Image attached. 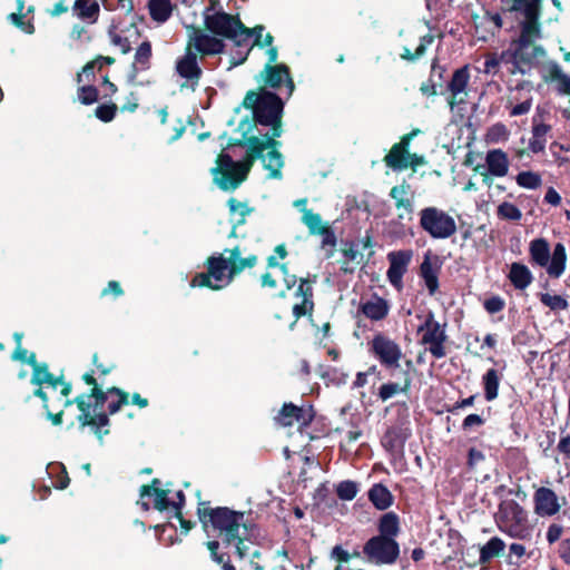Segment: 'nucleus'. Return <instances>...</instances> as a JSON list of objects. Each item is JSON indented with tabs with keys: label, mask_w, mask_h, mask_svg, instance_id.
Returning a JSON list of instances; mask_svg holds the SVG:
<instances>
[{
	"label": "nucleus",
	"mask_w": 570,
	"mask_h": 570,
	"mask_svg": "<svg viewBox=\"0 0 570 570\" xmlns=\"http://www.w3.org/2000/svg\"><path fill=\"white\" fill-rule=\"evenodd\" d=\"M379 534L385 538H393L400 532V519L395 512L384 513L379 521Z\"/></svg>",
	"instance_id": "f704fd0d"
},
{
	"label": "nucleus",
	"mask_w": 570,
	"mask_h": 570,
	"mask_svg": "<svg viewBox=\"0 0 570 570\" xmlns=\"http://www.w3.org/2000/svg\"><path fill=\"white\" fill-rule=\"evenodd\" d=\"M419 224L431 238L446 239L456 233L454 218L441 208L429 206L419 213Z\"/></svg>",
	"instance_id": "1a4fd4ad"
},
{
	"label": "nucleus",
	"mask_w": 570,
	"mask_h": 570,
	"mask_svg": "<svg viewBox=\"0 0 570 570\" xmlns=\"http://www.w3.org/2000/svg\"><path fill=\"white\" fill-rule=\"evenodd\" d=\"M533 503L534 512L539 517H552L561 508L554 491L546 487H541L534 492Z\"/></svg>",
	"instance_id": "a211bd4d"
},
{
	"label": "nucleus",
	"mask_w": 570,
	"mask_h": 570,
	"mask_svg": "<svg viewBox=\"0 0 570 570\" xmlns=\"http://www.w3.org/2000/svg\"><path fill=\"white\" fill-rule=\"evenodd\" d=\"M153 56L151 43L149 41H144L136 49L134 62H132V71L139 72L145 71L150 68V59Z\"/></svg>",
	"instance_id": "72a5a7b5"
},
{
	"label": "nucleus",
	"mask_w": 570,
	"mask_h": 570,
	"mask_svg": "<svg viewBox=\"0 0 570 570\" xmlns=\"http://www.w3.org/2000/svg\"><path fill=\"white\" fill-rule=\"evenodd\" d=\"M199 519L205 529L209 527L218 533L226 544H234L239 558L248 553V544L255 537L256 528L245 520L244 512L230 510L226 507L198 509Z\"/></svg>",
	"instance_id": "7ed1b4c3"
},
{
	"label": "nucleus",
	"mask_w": 570,
	"mask_h": 570,
	"mask_svg": "<svg viewBox=\"0 0 570 570\" xmlns=\"http://www.w3.org/2000/svg\"><path fill=\"white\" fill-rule=\"evenodd\" d=\"M411 386V380L410 377H406L405 381H404V385H400L397 383H393V382H390V383H385V384H382L379 389V393H377V396L383 401H387L389 399L393 397L395 394L397 393H405L409 391Z\"/></svg>",
	"instance_id": "a19ab883"
},
{
	"label": "nucleus",
	"mask_w": 570,
	"mask_h": 570,
	"mask_svg": "<svg viewBox=\"0 0 570 570\" xmlns=\"http://www.w3.org/2000/svg\"><path fill=\"white\" fill-rule=\"evenodd\" d=\"M91 397H95L97 405H102L105 403V401L107 400V393L102 392L97 386H94V389L91 391V395H80V396L76 397L75 401L67 400L65 405L68 406L72 403H76L78 405V409L80 410V412H90L91 404H90L89 400Z\"/></svg>",
	"instance_id": "58836bf2"
},
{
	"label": "nucleus",
	"mask_w": 570,
	"mask_h": 570,
	"mask_svg": "<svg viewBox=\"0 0 570 570\" xmlns=\"http://www.w3.org/2000/svg\"><path fill=\"white\" fill-rule=\"evenodd\" d=\"M363 553L374 564H393L400 556V546L393 538L374 535L363 546Z\"/></svg>",
	"instance_id": "9d476101"
},
{
	"label": "nucleus",
	"mask_w": 570,
	"mask_h": 570,
	"mask_svg": "<svg viewBox=\"0 0 570 570\" xmlns=\"http://www.w3.org/2000/svg\"><path fill=\"white\" fill-rule=\"evenodd\" d=\"M317 235L322 236V247H334L336 245V236L331 227L325 226L322 230L318 232Z\"/></svg>",
	"instance_id": "0e129e2a"
},
{
	"label": "nucleus",
	"mask_w": 570,
	"mask_h": 570,
	"mask_svg": "<svg viewBox=\"0 0 570 570\" xmlns=\"http://www.w3.org/2000/svg\"><path fill=\"white\" fill-rule=\"evenodd\" d=\"M410 185L406 183L396 185L391 188L390 197L394 200L397 209L403 208L409 214L414 210V202L409 197Z\"/></svg>",
	"instance_id": "c85d7f7f"
},
{
	"label": "nucleus",
	"mask_w": 570,
	"mask_h": 570,
	"mask_svg": "<svg viewBox=\"0 0 570 570\" xmlns=\"http://www.w3.org/2000/svg\"><path fill=\"white\" fill-rule=\"evenodd\" d=\"M22 9H23V3H22V1H19V12L11 13L9 16V19L16 26H18L23 32L31 35L35 32V26L31 22H24L22 20L23 19V14L21 13Z\"/></svg>",
	"instance_id": "5fc2aeb1"
},
{
	"label": "nucleus",
	"mask_w": 570,
	"mask_h": 570,
	"mask_svg": "<svg viewBox=\"0 0 570 570\" xmlns=\"http://www.w3.org/2000/svg\"><path fill=\"white\" fill-rule=\"evenodd\" d=\"M557 450L566 458H570V435L562 436L559 440Z\"/></svg>",
	"instance_id": "774afa93"
},
{
	"label": "nucleus",
	"mask_w": 570,
	"mask_h": 570,
	"mask_svg": "<svg viewBox=\"0 0 570 570\" xmlns=\"http://www.w3.org/2000/svg\"><path fill=\"white\" fill-rule=\"evenodd\" d=\"M498 216L501 219L518 222L522 218L521 210L512 203L503 202L498 206Z\"/></svg>",
	"instance_id": "09e8293b"
},
{
	"label": "nucleus",
	"mask_w": 570,
	"mask_h": 570,
	"mask_svg": "<svg viewBox=\"0 0 570 570\" xmlns=\"http://www.w3.org/2000/svg\"><path fill=\"white\" fill-rule=\"evenodd\" d=\"M471 79L470 66L464 65L455 69L446 85V102L451 111L460 105L466 104L469 83Z\"/></svg>",
	"instance_id": "ddd939ff"
},
{
	"label": "nucleus",
	"mask_w": 570,
	"mask_h": 570,
	"mask_svg": "<svg viewBox=\"0 0 570 570\" xmlns=\"http://www.w3.org/2000/svg\"><path fill=\"white\" fill-rule=\"evenodd\" d=\"M407 436L409 433L402 428H391L385 432L382 444L390 452L400 451L403 449Z\"/></svg>",
	"instance_id": "7c9ffc66"
},
{
	"label": "nucleus",
	"mask_w": 570,
	"mask_h": 570,
	"mask_svg": "<svg viewBox=\"0 0 570 570\" xmlns=\"http://www.w3.org/2000/svg\"><path fill=\"white\" fill-rule=\"evenodd\" d=\"M529 256L530 263L546 268L551 278H560L566 271L567 252L562 243H557L551 252L546 238H534L529 244Z\"/></svg>",
	"instance_id": "0eeeda50"
},
{
	"label": "nucleus",
	"mask_w": 570,
	"mask_h": 570,
	"mask_svg": "<svg viewBox=\"0 0 570 570\" xmlns=\"http://www.w3.org/2000/svg\"><path fill=\"white\" fill-rule=\"evenodd\" d=\"M417 333H422L421 343L428 346V351L435 358H442L446 355L444 342L446 334L444 327L435 321L433 313H429Z\"/></svg>",
	"instance_id": "9b49d317"
},
{
	"label": "nucleus",
	"mask_w": 570,
	"mask_h": 570,
	"mask_svg": "<svg viewBox=\"0 0 570 570\" xmlns=\"http://www.w3.org/2000/svg\"><path fill=\"white\" fill-rule=\"evenodd\" d=\"M501 376L495 368H489L482 376L484 397L491 402L498 397Z\"/></svg>",
	"instance_id": "c9c22d12"
},
{
	"label": "nucleus",
	"mask_w": 570,
	"mask_h": 570,
	"mask_svg": "<svg viewBox=\"0 0 570 570\" xmlns=\"http://www.w3.org/2000/svg\"><path fill=\"white\" fill-rule=\"evenodd\" d=\"M525 556V547L521 543H511L509 546L508 563L519 564L521 558Z\"/></svg>",
	"instance_id": "bf43d9fd"
},
{
	"label": "nucleus",
	"mask_w": 570,
	"mask_h": 570,
	"mask_svg": "<svg viewBox=\"0 0 570 570\" xmlns=\"http://www.w3.org/2000/svg\"><path fill=\"white\" fill-rule=\"evenodd\" d=\"M98 89L94 86H81L78 89V98L82 105H92L98 100Z\"/></svg>",
	"instance_id": "864d4df0"
},
{
	"label": "nucleus",
	"mask_w": 570,
	"mask_h": 570,
	"mask_svg": "<svg viewBox=\"0 0 570 570\" xmlns=\"http://www.w3.org/2000/svg\"><path fill=\"white\" fill-rule=\"evenodd\" d=\"M108 394L111 395V394H116L117 395V400L116 401H111L109 404H108V411L110 414H115L116 412H118L120 410V407L127 403V394L121 392L119 389L117 387H112L108 391Z\"/></svg>",
	"instance_id": "4d7b16f0"
},
{
	"label": "nucleus",
	"mask_w": 570,
	"mask_h": 570,
	"mask_svg": "<svg viewBox=\"0 0 570 570\" xmlns=\"http://www.w3.org/2000/svg\"><path fill=\"white\" fill-rule=\"evenodd\" d=\"M232 261L222 254L210 256L207 262V273H199L193 279V287H209L212 289H220L227 286L234 278L235 274L230 273Z\"/></svg>",
	"instance_id": "6e6552de"
},
{
	"label": "nucleus",
	"mask_w": 570,
	"mask_h": 570,
	"mask_svg": "<svg viewBox=\"0 0 570 570\" xmlns=\"http://www.w3.org/2000/svg\"><path fill=\"white\" fill-rule=\"evenodd\" d=\"M203 19L206 31L220 37V39L232 40L237 48H245V55L233 61L234 66L242 65L247 59L252 45L247 27L242 22L239 16L227 13L219 1L212 0L210 6L206 7L203 12Z\"/></svg>",
	"instance_id": "20e7f679"
},
{
	"label": "nucleus",
	"mask_w": 570,
	"mask_h": 570,
	"mask_svg": "<svg viewBox=\"0 0 570 570\" xmlns=\"http://www.w3.org/2000/svg\"><path fill=\"white\" fill-rule=\"evenodd\" d=\"M487 170L491 176L504 177L509 171V158L502 149H491L485 156Z\"/></svg>",
	"instance_id": "4be33fe9"
},
{
	"label": "nucleus",
	"mask_w": 570,
	"mask_h": 570,
	"mask_svg": "<svg viewBox=\"0 0 570 570\" xmlns=\"http://www.w3.org/2000/svg\"><path fill=\"white\" fill-rule=\"evenodd\" d=\"M412 257L413 252L411 249L394 250L387 254L390 266L386 276L391 285L396 289L403 287V276L407 271Z\"/></svg>",
	"instance_id": "2eb2a0df"
},
{
	"label": "nucleus",
	"mask_w": 570,
	"mask_h": 570,
	"mask_svg": "<svg viewBox=\"0 0 570 570\" xmlns=\"http://www.w3.org/2000/svg\"><path fill=\"white\" fill-rule=\"evenodd\" d=\"M517 184L520 187L528 189H537L541 186V176L533 171H521L515 177Z\"/></svg>",
	"instance_id": "c03bdc74"
},
{
	"label": "nucleus",
	"mask_w": 570,
	"mask_h": 570,
	"mask_svg": "<svg viewBox=\"0 0 570 570\" xmlns=\"http://www.w3.org/2000/svg\"><path fill=\"white\" fill-rule=\"evenodd\" d=\"M433 40H434V37L432 35L423 36L420 39V45L416 47L414 53H412L409 48H404L401 57L409 61H414V60L419 59L420 57H422L425 53L428 46H430L433 42Z\"/></svg>",
	"instance_id": "a18cd8bd"
},
{
	"label": "nucleus",
	"mask_w": 570,
	"mask_h": 570,
	"mask_svg": "<svg viewBox=\"0 0 570 570\" xmlns=\"http://www.w3.org/2000/svg\"><path fill=\"white\" fill-rule=\"evenodd\" d=\"M498 529L518 540L531 539L532 528L529 524L528 512L514 500H503L494 514Z\"/></svg>",
	"instance_id": "423d86ee"
},
{
	"label": "nucleus",
	"mask_w": 570,
	"mask_h": 570,
	"mask_svg": "<svg viewBox=\"0 0 570 570\" xmlns=\"http://www.w3.org/2000/svg\"><path fill=\"white\" fill-rule=\"evenodd\" d=\"M540 3L541 0H513L509 8L520 28L519 37L512 42L513 57L515 61L530 66L539 63L546 56L544 49L534 45L542 37Z\"/></svg>",
	"instance_id": "f03ea898"
},
{
	"label": "nucleus",
	"mask_w": 570,
	"mask_h": 570,
	"mask_svg": "<svg viewBox=\"0 0 570 570\" xmlns=\"http://www.w3.org/2000/svg\"><path fill=\"white\" fill-rule=\"evenodd\" d=\"M72 11L80 20L95 23L99 17L100 6L97 0H76Z\"/></svg>",
	"instance_id": "a878e982"
},
{
	"label": "nucleus",
	"mask_w": 570,
	"mask_h": 570,
	"mask_svg": "<svg viewBox=\"0 0 570 570\" xmlns=\"http://www.w3.org/2000/svg\"><path fill=\"white\" fill-rule=\"evenodd\" d=\"M505 549V542L499 537H492L480 548L479 562L487 564L492 559L499 557Z\"/></svg>",
	"instance_id": "2f4dec72"
},
{
	"label": "nucleus",
	"mask_w": 570,
	"mask_h": 570,
	"mask_svg": "<svg viewBox=\"0 0 570 570\" xmlns=\"http://www.w3.org/2000/svg\"><path fill=\"white\" fill-rule=\"evenodd\" d=\"M360 311L371 321H382L387 316L390 305L386 299L373 295L360 305Z\"/></svg>",
	"instance_id": "5701e85b"
},
{
	"label": "nucleus",
	"mask_w": 570,
	"mask_h": 570,
	"mask_svg": "<svg viewBox=\"0 0 570 570\" xmlns=\"http://www.w3.org/2000/svg\"><path fill=\"white\" fill-rule=\"evenodd\" d=\"M540 302L549 307L552 312L566 311L569 307L568 301L561 295H551L549 293H541L539 295Z\"/></svg>",
	"instance_id": "37998d69"
},
{
	"label": "nucleus",
	"mask_w": 570,
	"mask_h": 570,
	"mask_svg": "<svg viewBox=\"0 0 570 570\" xmlns=\"http://www.w3.org/2000/svg\"><path fill=\"white\" fill-rule=\"evenodd\" d=\"M550 76L553 80L558 81L560 92L570 95V77L561 70L558 63L551 66Z\"/></svg>",
	"instance_id": "de8ad7c7"
},
{
	"label": "nucleus",
	"mask_w": 570,
	"mask_h": 570,
	"mask_svg": "<svg viewBox=\"0 0 570 570\" xmlns=\"http://www.w3.org/2000/svg\"><path fill=\"white\" fill-rule=\"evenodd\" d=\"M109 37H110L111 43L114 46L118 47L120 49L121 53L126 55L131 51V43L128 40V38L118 35L117 32H115L111 29L109 30Z\"/></svg>",
	"instance_id": "13d9d810"
},
{
	"label": "nucleus",
	"mask_w": 570,
	"mask_h": 570,
	"mask_svg": "<svg viewBox=\"0 0 570 570\" xmlns=\"http://www.w3.org/2000/svg\"><path fill=\"white\" fill-rule=\"evenodd\" d=\"M117 111V106L115 104H105L100 105L96 108L95 114L98 119H100L104 122L111 121Z\"/></svg>",
	"instance_id": "6e6d98bb"
},
{
	"label": "nucleus",
	"mask_w": 570,
	"mask_h": 570,
	"mask_svg": "<svg viewBox=\"0 0 570 570\" xmlns=\"http://www.w3.org/2000/svg\"><path fill=\"white\" fill-rule=\"evenodd\" d=\"M28 362L33 365L31 382L35 385L48 384L53 389H57L58 384L60 383V379L53 377V375L48 371V367L46 365L41 366L36 364V357L33 354L31 355Z\"/></svg>",
	"instance_id": "473e14b6"
},
{
	"label": "nucleus",
	"mask_w": 570,
	"mask_h": 570,
	"mask_svg": "<svg viewBox=\"0 0 570 570\" xmlns=\"http://www.w3.org/2000/svg\"><path fill=\"white\" fill-rule=\"evenodd\" d=\"M247 157L236 161L228 154H220L212 174L217 186L223 190H235L246 178L255 159H262L264 167L269 170L271 178H279L284 165L281 153L277 151L279 142L273 138L261 141L258 136L247 137L243 145Z\"/></svg>",
	"instance_id": "f257e3e1"
},
{
	"label": "nucleus",
	"mask_w": 570,
	"mask_h": 570,
	"mask_svg": "<svg viewBox=\"0 0 570 570\" xmlns=\"http://www.w3.org/2000/svg\"><path fill=\"white\" fill-rule=\"evenodd\" d=\"M296 296H302V302L299 304H295L293 307V314L296 318H299L306 315L309 311L313 309V288L307 285L306 279H301V284L296 291Z\"/></svg>",
	"instance_id": "bb28decb"
},
{
	"label": "nucleus",
	"mask_w": 570,
	"mask_h": 570,
	"mask_svg": "<svg viewBox=\"0 0 570 570\" xmlns=\"http://www.w3.org/2000/svg\"><path fill=\"white\" fill-rule=\"evenodd\" d=\"M175 70L180 78L190 83L193 89L198 85L203 75L196 52L187 47L185 53L176 60Z\"/></svg>",
	"instance_id": "dca6fc26"
},
{
	"label": "nucleus",
	"mask_w": 570,
	"mask_h": 570,
	"mask_svg": "<svg viewBox=\"0 0 570 570\" xmlns=\"http://www.w3.org/2000/svg\"><path fill=\"white\" fill-rule=\"evenodd\" d=\"M302 222L313 235L318 234V232L325 227L322 225L321 216L308 208L303 209Z\"/></svg>",
	"instance_id": "49530a36"
},
{
	"label": "nucleus",
	"mask_w": 570,
	"mask_h": 570,
	"mask_svg": "<svg viewBox=\"0 0 570 570\" xmlns=\"http://www.w3.org/2000/svg\"><path fill=\"white\" fill-rule=\"evenodd\" d=\"M147 7L150 18L158 23H165L171 17L174 10L170 0H149Z\"/></svg>",
	"instance_id": "c756f323"
},
{
	"label": "nucleus",
	"mask_w": 570,
	"mask_h": 570,
	"mask_svg": "<svg viewBox=\"0 0 570 570\" xmlns=\"http://www.w3.org/2000/svg\"><path fill=\"white\" fill-rule=\"evenodd\" d=\"M187 48L195 51L196 55L200 53L202 57L215 56L225 51V42L213 33L199 28H193L188 35Z\"/></svg>",
	"instance_id": "4468645a"
},
{
	"label": "nucleus",
	"mask_w": 570,
	"mask_h": 570,
	"mask_svg": "<svg viewBox=\"0 0 570 570\" xmlns=\"http://www.w3.org/2000/svg\"><path fill=\"white\" fill-rule=\"evenodd\" d=\"M314 419L312 407H299L293 403H285L278 413L277 421L283 426H292L294 422L308 425Z\"/></svg>",
	"instance_id": "aec40b11"
},
{
	"label": "nucleus",
	"mask_w": 570,
	"mask_h": 570,
	"mask_svg": "<svg viewBox=\"0 0 570 570\" xmlns=\"http://www.w3.org/2000/svg\"><path fill=\"white\" fill-rule=\"evenodd\" d=\"M440 269L439 257L432 256L430 252L424 254L423 262L420 265V276L424 281L430 295H434L439 289Z\"/></svg>",
	"instance_id": "412c9836"
},
{
	"label": "nucleus",
	"mask_w": 570,
	"mask_h": 570,
	"mask_svg": "<svg viewBox=\"0 0 570 570\" xmlns=\"http://www.w3.org/2000/svg\"><path fill=\"white\" fill-rule=\"evenodd\" d=\"M336 494L341 500L351 501L357 494V484L353 481H342L336 487Z\"/></svg>",
	"instance_id": "3c124183"
},
{
	"label": "nucleus",
	"mask_w": 570,
	"mask_h": 570,
	"mask_svg": "<svg viewBox=\"0 0 570 570\" xmlns=\"http://www.w3.org/2000/svg\"><path fill=\"white\" fill-rule=\"evenodd\" d=\"M504 301L500 296H492L484 301V309L489 314H495L501 312L504 308Z\"/></svg>",
	"instance_id": "052dcab7"
},
{
	"label": "nucleus",
	"mask_w": 570,
	"mask_h": 570,
	"mask_svg": "<svg viewBox=\"0 0 570 570\" xmlns=\"http://www.w3.org/2000/svg\"><path fill=\"white\" fill-rule=\"evenodd\" d=\"M160 481L154 479L150 485H142L140 489V500L138 504L142 510H149V503L145 501V497H154V508L159 511L170 509L171 501L168 499V491L159 488Z\"/></svg>",
	"instance_id": "6ab92c4d"
},
{
	"label": "nucleus",
	"mask_w": 570,
	"mask_h": 570,
	"mask_svg": "<svg viewBox=\"0 0 570 570\" xmlns=\"http://www.w3.org/2000/svg\"><path fill=\"white\" fill-rule=\"evenodd\" d=\"M551 127L546 124H537L532 127V137L529 141V149L533 154H538L544 150L547 144V135Z\"/></svg>",
	"instance_id": "4c0bfd02"
},
{
	"label": "nucleus",
	"mask_w": 570,
	"mask_h": 570,
	"mask_svg": "<svg viewBox=\"0 0 570 570\" xmlns=\"http://www.w3.org/2000/svg\"><path fill=\"white\" fill-rule=\"evenodd\" d=\"M244 107L253 109L256 124L272 127L271 135L265 134L258 137L261 141H264L266 138L276 140L282 135L281 119L284 104L276 94L265 90L259 94L249 91L245 96Z\"/></svg>",
	"instance_id": "39448f33"
},
{
	"label": "nucleus",
	"mask_w": 570,
	"mask_h": 570,
	"mask_svg": "<svg viewBox=\"0 0 570 570\" xmlns=\"http://www.w3.org/2000/svg\"><path fill=\"white\" fill-rule=\"evenodd\" d=\"M342 254H343L344 261L342 263L341 269L344 273H353L354 267L351 266V263L360 264L363 258V255L358 249V245L354 242L344 243Z\"/></svg>",
	"instance_id": "e433bc0d"
},
{
	"label": "nucleus",
	"mask_w": 570,
	"mask_h": 570,
	"mask_svg": "<svg viewBox=\"0 0 570 570\" xmlns=\"http://www.w3.org/2000/svg\"><path fill=\"white\" fill-rule=\"evenodd\" d=\"M230 261H232V274H238L245 268H250L255 266L257 262V257L255 255L248 256L246 258L240 257V250L238 247H235L230 250H228Z\"/></svg>",
	"instance_id": "ea45409f"
},
{
	"label": "nucleus",
	"mask_w": 570,
	"mask_h": 570,
	"mask_svg": "<svg viewBox=\"0 0 570 570\" xmlns=\"http://www.w3.org/2000/svg\"><path fill=\"white\" fill-rule=\"evenodd\" d=\"M265 30L264 26H256L253 29L247 28L250 37L252 48L257 45H262L263 31Z\"/></svg>",
	"instance_id": "338daca9"
},
{
	"label": "nucleus",
	"mask_w": 570,
	"mask_h": 570,
	"mask_svg": "<svg viewBox=\"0 0 570 570\" xmlns=\"http://www.w3.org/2000/svg\"><path fill=\"white\" fill-rule=\"evenodd\" d=\"M562 533H563V527L558 523H552L549 525V528L547 530V534H546L547 541L550 544H553L561 538Z\"/></svg>",
	"instance_id": "e2e57ef3"
},
{
	"label": "nucleus",
	"mask_w": 570,
	"mask_h": 570,
	"mask_svg": "<svg viewBox=\"0 0 570 570\" xmlns=\"http://www.w3.org/2000/svg\"><path fill=\"white\" fill-rule=\"evenodd\" d=\"M484 420L479 414H469L462 423L463 430H470L473 426H481L483 425Z\"/></svg>",
	"instance_id": "69168bd1"
},
{
	"label": "nucleus",
	"mask_w": 570,
	"mask_h": 570,
	"mask_svg": "<svg viewBox=\"0 0 570 570\" xmlns=\"http://www.w3.org/2000/svg\"><path fill=\"white\" fill-rule=\"evenodd\" d=\"M368 500L376 509L386 510L393 503V495L385 485L376 483L368 490Z\"/></svg>",
	"instance_id": "cd10ccee"
},
{
	"label": "nucleus",
	"mask_w": 570,
	"mask_h": 570,
	"mask_svg": "<svg viewBox=\"0 0 570 570\" xmlns=\"http://www.w3.org/2000/svg\"><path fill=\"white\" fill-rule=\"evenodd\" d=\"M409 145V137H403L401 142L394 145L384 160L386 166L394 170H402L409 166V154L406 153V146Z\"/></svg>",
	"instance_id": "b1692460"
},
{
	"label": "nucleus",
	"mask_w": 570,
	"mask_h": 570,
	"mask_svg": "<svg viewBox=\"0 0 570 570\" xmlns=\"http://www.w3.org/2000/svg\"><path fill=\"white\" fill-rule=\"evenodd\" d=\"M508 278L513 287L520 291L525 289L533 282L531 271L522 263H512L510 265Z\"/></svg>",
	"instance_id": "393cba45"
},
{
	"label": "nucleus",
	"mask_w": 570,
	"mask_h": 570,
	"mask_svg": "<svg viewBox=\"0 0 570 570\" xmlns=\"http://www.w3.org/2000/svg\"><path fill=\"white\" fill-rule=\"evenodd\" d=\"M531 106H532V99L528 98V99L523 100L522 102L512 106L509 114L511 117H518V116L525 115L530 111Z\"/></svg>",
	"instance_id": "680f3d73"
},
{
	"label": "nucleus",
	"mask_w": 570,
	"mask_h": 570,
	"mask_svg": "<svg viewBox=\"0 0 570 570\" xmlns=\"http://www.w3.org/2000/svg\"><path fill=\"white\" fill-rule=\"evenodd\" d=\"M228 206L235 225L244 224L246 216L253 210L246 203L237 202L235 198L228 200Z\"/></svg>",
	"instance_id": "79ce46f5"
},
{
	"label": "nucleus",
	"mask_w": 570,
	"mask_h": 570,
	"mask_svg": "<svg viewBox=\"0 0 570 570\" xmlns=\"http://www.w3.org/2000/svg\"><path fill=\"white\" fill-rule=\"evenodd\" d=\"M509 137V130L503 124H495L489 128L487 139L490 142L505 141Z\"/></svg>",
	"instance_id": "603ef678"
},
{
	"label": "nucleus",
	"mask_w": 570,
	"mask_h": 570,
	"mask_svg": "<svg viewBox=\"0 0 570 570\" xmlns=\"http://www.w3.org/2000/svg\"><path fill=\"white\" fill-rule=\"evenodd\" d=\"M370 352L383 367L387 370L400 367L403 353L400 345L390 337L383 334L375 335L370 343Z\"/></svg>",
	"instance_id": "f8f14e48"
},
{
	"label": "nucleus",
	"mask_w": 570,
	"mask_h": 570,
	"mask_svg": "<svg viewBox=\"0 0 570 570\" xmlns=\"http://www.w3.org/2000/svg\"><path fill=\"white\" fill-rule=\"evenodd\" d=\"M264 82L273 88L281 89L285 86V94L289 97L294 90V82L289 76V69L286 65H266L264 69Z\"/></svg>",
	"instance_id": "f3484780"
},
{
	"label": "nucleus",
	"mask_w": 570,
	"mask_h": 570,
	"mask_svg": "<svg viewBox=\"0 0 570 570\" xmlns=\"http://www.w3.org/2000/svg\"><path fill=\"white\" fill-rule=\"evenodd\" d=\"M208 550L210 551L212 559L223 566V570H235V567L229 562V559L226 558L224 553H218L219 542L216 540L208 541L206 543Z\"/></svg>",
	"instance_id": "8fccbe9b"
}]
</instances>
